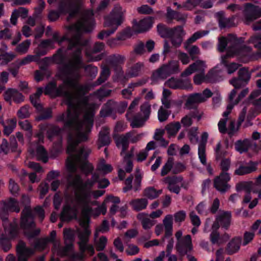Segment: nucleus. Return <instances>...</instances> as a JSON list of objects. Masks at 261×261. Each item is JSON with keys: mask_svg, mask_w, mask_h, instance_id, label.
Listing matches in <instances>:
<instances>
[{"mask_svg": "<svg viewBox=\"0 0 261 261\" xmlns=\"http://www.w3.org/2000/svg\"><path fill=\"white\" fill-rule=\"evenodd\" d=\"M35 252L34 249L26 246L25 244L20 241L17 247V252L19 261H26Z\"/></svg>", "mask_w": 261, "mask_h": 261, "instance_id": "obj_25", "label": "nucleus"}, {"mask_svg": "<svg viewBox=\"0 0 261 261\" xmlns=\"http://www.w3.org/2000/svg\"><path fill=\"white\" fill-rule=\"evenodd\" d=\"M107 241V239L105 236H102L98 240L95 241L94 245L97 251L103 250L106 246Z\"/></svg>", "mask_w": 261, "mask_h": 261, "instance_id": "obj_57", "label": "nucleus"}, {"mask_svg": "<svg viewBox=\"0 0 261 261\" xmlns=\"http://www.w3.org/2000/svg\"><path fill=\"white\" fill-rule=\"evenodd\" d=\"M251 146L252 141L248 139L238 140L234 144L235 149L240 153L247 151Z\"/></svg>", "mask_w": 261, "mask_h": 261, "instance_id": "obj_39", "label": "nucleus"}, {"mask_svg": "<svg viewBox=\"0 0 261 261\" xmlns=\"http://www.w3.org/2000/svg\"><path fill=\"white\" fill-rule=\"evenodd\" d=\"M29 152L33 155H36L39 160H41L44 163H46L48 161L47 152L42 146H38L37 147L36 152L31 148L29 149Z\"/></svg>", "mask_w": 261, "mask_h": 261, "instance_id": "obj_41", "label": "nucleus"}, {"mask_svg": "<svg viewBox=\"0 0 261 261\" xmlns=\"http://www.w3.org/2000/svg\"><path fill=\"white\" fill-rule=\"evenodd\" d=\"M110 75V71L109 68L104 67L102 68L99 77L97 81V84L99 85L107 80Z\"/></svg>", "mask_w": 261, "mask_h": 261, "instance_id": "obj_59", "label": "nucleus"}, {"mask_svg": "<svg viewBox=\"0 0 261 261\" xmlns=\"http://www.w3.org/2000/svg\"><path fill=\"white\" fill-rule=\"evenodd\" d=\"M56 236V232L55 230H53L50 234V237H48V242H53L54 244V248L53 249V251L54 253H57V251L59 250H61V248L60 247V243L58 241L55 240V237Z\"/></svg>", "mask_w": 261, "mask_h": 261, "instance_id": "obj_56", "label": "nucleus"}, {"mask_svg": "<svg viewBox=\"0 0 261 261\" xmlns=\"http://www.w3.org/2000/svg\"><path fill=\"white\" fill-rule=\"evenodd\" d=\"M49 4L55 3L58 5L60 13H69L70 18L75 15L82 4V0H47Z\"/></svg>", "mask_w": 261, "mask_h": 261, "instance_id": "obj_9", "label": "nucleus"}, {"mask_svg": "<svg viewBox=\"0 0 261 261\" xmlns=\"http://www.w3.org/2000/svg\"><path fill=\"white\" fill-rule=\"evenodd\" d=\"M242 239L240 237L233 238L228 244L227 251L229 254H233L237 252L240 247Z\"/></svg>", "mask_w": 261, "mask_h": 261, "instance_id": "obj_43", "label": "nucleus"}, {"mask_svg": "<svg viewBox=\"0 0 261 261\" xmlns=\"http://www.w3.org/2000/svg\"><path fill=\"white\" fill-rule=\"evenodd\" d=\"M1 204H3V205L2 206V210L0 211V216L3 219L4 223L5 222L7 225L10 226L11 223H9L7 221V218L5 217V212H19L20 208L18 206V203L14 199L10 198L8 200L4 202ZM14 222H15L11 224H13Z\"/></svg>", "mask_w": 261, "mask_h": 261, "instance_id": "obj_17", "label": "nucleus"}, {"mask_svg": "<svg viewBox=\"0 0 261 261\" xmlns=\"http://www.w3.org/2000/svg\"><path fill=\"white\" fill-rule=\"evenodd\" d=\"M180 71L179 62L171 60L155 70L152 74V79L153 81L164 80L171 74L179 73Z\"/></svg>", "mask_w": 261, "mask_h": 261, "instance_id": "obj_10", "label": "nucleus"}, {"mask_svg": "<svg viewBox=\"0 0 261 261\" xmlns=\"http://www.w3.org/2000/svg\"><path fill=\"white\" fill-rule=\"evenodd\" d=\"M29 106L25 105L21 107L17 112V115L20 119H24L30 116Z\"/></svg>", "mask_w": 261, "mask_h": 261, "instance_id": "obj_55", "label": "nucleus"}, {"mask_svg": "<svg viewBox=\"0 0 261 261\" xmlns=\"http://www.w3.org/2000/svg\"><path fill=\"white\" fill-rule=\"evenodd\" d=\"M133 148L131 150V153H126L123 155V160L119 165V168L125 170L126 172H130L133 169V163L130 160L133 155Z\"/></svg>", "mask_w": 261, "mask_h": 261, "instance_id": "obj_36", "label": "nucleus"}, {"mask_svg": "<svg viewBox=\"0 0 261 261\" xmlns=\"http://www.w3.org/2000/svg\"><path fill=\"white\" fill-rule=\"evenodd\" d=\"M258 163L256 162H249L245 165H241L235 170V174L239 175L250 174L256 171Z\"/></svg>", "mask_w": 261, "mask_h": 261, "instance_id": "obj_27", "label": "nucleus"}, {"mask_svg": "<svg viewBox=\"0 0 261 261\" xmlns=\"http://www.w3.org/2000/svg\"><path fill=\"white\" fill-rule=\"evenodd\" d=\"M93 15V13L92 10L85 11L81 14L80 18L75 24L69 27L68 33L67 36L60 37L58 32H54L53 34L52 39L41 41L38 47L35 50H38L39 51H46L47 53L48 50L55 48V42H58L59 45H61L64 40L69 39L68 43H69L72 38L77 36L75 31H71V28L74 26L81 28L80 37L82 38V33L90 32L93 30L94 26Z\"/></svg>", "mask_w": 261, "mask_h": 261, "instance_id": "obj_3", "label": "nucleus"}, {"mask_svg": "<svg viewBox=\"0 0 261 261\" xmlns=\"http://www.w3.org/2000/svg\"><path fill=\"white\" fill-rule=\"evenodd\" d=\"M204 102V98L201 95L200 93H196L191 94L188 98L186 105L191 107L194 105L198 104Z\"/></svg>", "mask_w": 261, "mask_h": 261, "instance_id": "obj_46", "label": "nucleus"}, {"mask_svg": "<svg viewBox=\"0 0 261 261\" xmlns=\"http://www.w3.org/2000/svg\"><path fill=\"white\" fill-rule=\"evenodd\" d=\"M231 213L228 211H220L216 221L214 222L212 229H218L220 226L227 229L230 224Z\"/></svg>", "mask_w": 261, "mask_h": 261, "instance_id": "obj_18", "label": "nucleus"}, {"mask_svg": "<svg viewBox=\"0 0 261 261\" xmlns=\"http://www.w3.org/2000/svg\"><path fill=\"white\" fill-rule=\"evenodd\" d=\"M98 143L99 147L108 145L110 143L109 132L108 129H104L99 133Z\"/></svg>", "mask_w": 261, "mask_h": 261, "instance_id": "obj_47", "label": "nucleus"}, {"mask_svg": "<svg viewBox=\"0 0 261 261\" xmlns=\"http://www.w3.org/2000/svg\"><path fill=\"white\" fill-rule=\"evenodd\" d=\"M143 66V64L142 63H138L136 64L131 68L129 71L128 76L130 77L137 76Z\"/></svg>", "mask_w": 261, "mask_h": 261, "instance_id": "obj_60", "label": "nucleus"}, {"mask_svg": "<svg viewBox=\"0 0 261 261\" xmlns=\"http://www.w3.org/2000/svg\"><path fill=\"white\" fill-rule=\"evenodd\" d=\"M230 179L229 175L227 172H221L220 175L214 179L215 188L221 192H225L229 188L227 182Z\"/></svg>", "mask_w": 261, "mask_h": 261, "instance_id": "obj_22", "label": "nucleus"}, {"mask_svg": "<svg viewBox=\"0 0 261 261\" xmlns=\"http://www.w3.org/2000/svg\"><path fill=\"white\" fill-rule=\"evenodd\" d=\"M90 216H88L87 218L85 216H83L80 221L81 226L83 229L79 231V238L80 241L79 245L81 253H72L71 254L72 258L75 259L83 260L85 258V251H87L90 255H93L94 253V249L92 245L87 244L89 240V237L91 233V231L88 229V223Z\"/></svg>", "mask_w": 261, "mask_h": 261, "instance_id": "obj_5", "label": "nucleus"}, {"mask_svg": "<svg viewBox=\"0 0 261 261\" xmlns=\"http://www.w3.org/2000/svg\"><path fill=\"white\" fill-rule=\"evenodd\" d=\"M201 0H186V2L183 4L184 9L186 10H191L199 6Z\"/></svg>", "mask_w": 261, "mask_h": 261, "instance_id": "obj_61", "label": "nucleus"}, {"mask_svg": "<svg viewBox=\"0 0 261 261\" xmlns=\"http://www.w3.org/2000/svg\"><path fill=\"white\" fill-rule=\"evenodd\" d=\"M216 16L220 28L223 29L234 26V18L233 17L227 18L225 16L224 13L222 11L217 13Z\"/></svg>", "mask_w": 261, "mask_h": 261, "instance_id": "obj_29", "label": "nucleus"}, {"mask_svg": "<svg viewBox=\"0 0 261 261\" xmlns=\"http://www.w3.org/2000/svg\"><path fill=\"white\" fill-rule=\"evenodd\" d=\"M260 17L261 8L250 3L245 5L243 10V20L246 24H248Z\"/></svg>", "mask_w": 261, "mask_h": 261, "instance_id": "obj_13", "label": "nucleus"}, {"mask_svg": "<svg viewBox=\"0 0 261 261\" xmlns=\"http://www.w3.org/2000/svg\"><path fill=\"white\" fill-rule=\"evenodd\" d=\"M131 133H127L124 135H120L115 137V142L118 147H121V155H123L127 149L129 143V138H130Z\"/></svg>", "mask_w": 261, "mask_h": 261, "instance_id": "obj_32", "label": "nucleus"}, {"mask_svg": "<svg viewBox=\"0 0 261 261\" xmlns=\"http://www.w3.org/2000/svg\"><path fill=\"white\" fill-rule=\"evenodd\" d=\"M238 40L235 35H229L227 37H222L219 38L218 43V50L220 51H223L228 45L227 53L230 54L236 53L233 50L237 47Z\"/></svg>", "mask_w": 261, "mask_h": 261, "instance_id": "obj_14", "label": "nucleus"}, {"mask_svg": "<svg viewBox=\"0 0 261 261\" xmlns=\"http://www.w3.org/2000/svg\"><path fill=\"white\" fill-rule=\"evenodd\" d=\"M145 83V81H142L129 84L127 89H125L122 91V95L125 98H129L130 97L132 91L135 87L141 86Z\"/></svg>", "mask_w": 261, "mask_h": 261, "instance_id": "obj_49", "label": "nucleus"}, {"mask_svg": "<svg viewBox=\"0 0 261 261\" xmlns=\"http://www.w3.org/2000/svg\"><path fill=\"white\" fill-rule=\"evenodd\" d=\"M31 44L30 40H25L16 46L15 51L21 55L25 54L28 51Z\"/></svg>", "mask_w": 261, "mask_h": 261, "instance_id": "obj_50", "label": "nucleus"}, {"mask_svg": "<svg viewBox=\"0 0 261 261\" xmlns=\"http://www.w3.org/2000/svg\"><path fill=\"white\" fill-rule=\"evenodd\" d=\"M81 28L74 26L71 28V31H75L76 33H77V36L75 37H73L70 40L69 45L68 47V50H73V54L71 58L68 61L67 63L65 62V64H68L69 62L73 59L74 56L75 54H77L81 57V61H82V58L81 56V50L83 49V46H85L87 44V41L83 40L82 38L80 37V29ZM84 67L85 72L88 76H90L91 77H95L97 74L98 69L96 67L93 66L91 65H89L83 67V61H82V66L81 67ZM80 69H78L77 70L74 71V74L75 73H77L79 74V76L74 75L73 76V79H75L77 82V79L80 77V73L79 72V70ZM78 84V83H77Z\"/></svg>", "mask_w": 261, "mask_h": 261, "instance_id": "obj_4", "label": "nucleus"}, {"mask_svg": "<svg viewBox=\"0 0 261 261\" xmlns=\"http://www.w3.org/2000/svg\"><path fill=\"white\" fill-rule=\"evenodd\" d=\"M4 99L10 103L13 101L15 103H20L24 100V97L17 90L9 89L4 94Z\"/></svg>", "mask_w": 261, "mask_h": 261, "instance_id": "obj_26", "label": "nucleus"}, {"mask_svg": "<svg viewBox=\"0 0 261 261\" xmlns=\"http://www.w3.org/2000/svg\"><path fill=\"white\" fill-rule=\"evenodd\" d=\"M163 226L165 231V236H170L173 230V216L171 215H166L163 220Z\"/></svg>", "mask_w": 261, "mask_h": 261, "instance_id": "obj_40", "label": "nucleus"}, {"mask_svg": "<svg viewBox=\"0 0 261 261\" xmlns=\"http://www.w3.org/2000/svg\"><path fill=\"white\" fill-rule=\"evenodd\" d=\"M35 55H29L21 59L19 62L20 66L27 65L30 63L32 62L37 61L39 57L41 56H43L46 54V51H39L38 50H35Z\"/></svg>", "mask_w": 261, "mask_h": 261, "instance_id": "obj_37", "label": "nucleus"}, {"mask_svg": "<svg viewBox=\"0 0 261 261\" xmlns=\"http://www.w3.org/2000/svg\"><path fill=\"white\" fill-rule=\"evenodd\" d=\"M165 85L170 88L177 89H192V86L189 79L181 80L171 77L165 82Z\"/></svg>", "mask_w": 261, "mask_h": 261, "instance_id": "obj_21", "label": "nucleus"}, {"mask_svg": "<svg viewBox=\"0 0 261 261\" xmlns=\"http://www.w3.org/2000/svg\"><path fill=\"white\" fill-rule=\"evenodd\" d=\"M140 251L139 247L133 244H129L127 245L125 249V252L128 255H135Z\"/></svg>", "mask_w": 261, "mask_h": 261, "instance_id": "obj_62", "label": "nucleus"}, {"mask_svg": "<svg viewBox=\"0 0 261 261\" xmlns=\"http://www.w3.org/2000/svg\"><path fill=\"white\" fill-rule=\"evenodd\" d=\"M216 69H214L210 71L206 75H204V72H200L196 74L194 77V82L196 85H199L204 81L212 82L213 80L211 77L215 74Z\"/></svg>", "mask_w": 261, "mask_h": 261, "instance_id": "obj_38", "label": "nucleus"}, {"mask_svg": "<svg viewBox=\"0 0 261 261\" xmlns=\"http://www.w3.org/2000/svg\"><path fill=\"white\" fill-rule=\"evenodd\" d=\"M163 182L168 185V190L178 194L183 186V179L180 176H168L163 179Z\"/></svg>", "mask_w": 261, "mask_h": 261, "instance_id": "obj_19", "label": "nucleus"}, {"mask_svg": "<svg viewBox=\"0 0 261 261\" xmlns=\"http://www.w3.org/2000/svg\"><path fill=\"white\" fill-rule=\"evenodd\" d=\"M5 228V234H2V238L1 239V242L5 251H8L11 245L8 239L14 237L17 233L18 228L17 224L14 222L13 224H10V226L7 225L6 223H3Z\"/></svg>", "mask_w": 261, "mask_h": 261, "instance_id": "obj_12", "label": "nucleus"}, {"mask_svg": "<svg viewBox=\"0 0 261 261\" xmlns=\"http://www.w3.org/2000/svg\"><path fill=\"white\" fill-rule=\"evenodd\" d=\"M208 31L197 32L195 33L190 38H189L185 43V45L189 46L190 44L194 42L197 39L204 36L208 34Z\"/></svg>", "mask_w": 261, "mask_h": 261, "instance_id": "obj_52", "label": "nucleus"}, {"mask_svg": "<svg viewBox=\"0 0 261 261\" xmlns=\"http://www.w3.org/2000/svg\"><path fill=\"white\" fill-rule=\"evenodd\" d=\"M153 17L148 16L138 22L134 23L133 27V32L135 33H141L148 31L153 23Z\"/></svg>", "mask_w": 261, "mask_h": 261, "instance_id": "obj_20", "label": "nucleus"}, {"mask_svg": "<svg viewBox=\"0 0 261 261\" xmlns=\"http://www.w3.org/2000/svg\"><path fill=\"white\" fill-rule=\"evenodd\" d=\"M120 200L119 197H115L113 196H109L107 199L103 201L101 205H99V204L96 205L97 207L95 209L92 208V212L90 213V216L91 215H94L95 216H98L101 213L102 214H105L107 212V207L106 203H110L112 204H116L119 203Z\"/></svg>", "mask_w": 261, "mask_h": 261, "instance_id": "obj_23", "label": "nucleus"}, {"mask_svg": "<svg viewBox=\"0 0 261 261\" xmlns=\"http://www.w3.org/2000/svg\"><path fill=\"white\" fill-rule=\"evenodd\" d=\"M176 248L179 253L182 255H185L193 249L191 237L190 235H187L183 238L182 240L177 242Z\"/></svg>", "mask_w": 261, "mask_h": 261, "instance_id": "obj_24", "label": "nucleus"}, {"mask_svg": "<svg viewBox=\"0 0 261 261\" xmlns=\"http://www.w3.org/2000/svg\"><path fill=\"white\" fill-rule=\"evenodd\" d=\"M193 65L194 71H198L200 72H204V70L206 67L205 63L203 61L197 60L194 63Z\"/></svg>", "mask_w": 261, "mask_h": 261, "instance_id": "obj_64", "label": "nucleus"}, {"mask_svg": "<svg viewBox=\"0 0 261 261\" xmlns=\"http://www.w3.org/2000/svg\"><path fill=\"white\" fill-rule=\"evenodd\" d=\"M148 204V201L145 198L136 199L130 202L132 208L137 211L145 209Z\"/></svg>", "mask_w": 261, "mask_h": 261, "instance_id": "obj_44", "label": "nucleus"}, {"mask_svg": "<svg viewBox=\"0 0 261 261\" xmlns=\"http://www.w3.org/2000/svg\"><path fill=\"white\" fill-rule=\"evenodd\" d=\"M233 106L229 104L227 106L226 110L223 113V118H221L218 122V126L219 132L222 134L227 133V128L226 127V122L229 119L228 115L231 112Z\"/></svg>", "mask_w": 261, "mask_h": 261, "instance_id": "obj_33", "label": "nucleus"}, {"mask_svg": "<svg viewBox=\"0 0 261 261\" xmlns=\"http://www.w3.org/2000/svg\"><path fill=\"white\" fill-rule=\"evenodd\" d=\"M205 143L202 142L198 146V156L201 163L203 165H206V159L205 156Z\"/></svg>", "mask_w": 261, "mask_h": 261, "instance_id": "obj_54", "label": "nucleus"}, {"mask_svg": "<svg viewBox=\"0 0 261 261\" xmlns=\"http://www.w3.org/2000/svg\"><path fill=\"white\" fill-rule=\"evenodd\" d=\"M138 219L141 222L143 229L148 230L155 224V222L146 213H140L137 215Z\"/></svg>", "mask_w": 261, "mask_h": 261, "instance_id": "obj_34", "label": "nucleus"}, {"mask_svg": "<svg viewBox=\"0 0 261 261\" xmlns=\"http://www.w3.org/2000/svg\"><path fill=\"white\" fill-rule=\"evenodd\" d=\"M162 192V190H156L153 187H148L143 192L144 196L150 199L157 198Z\"/></svg>", "mask_w": 261, "mask_h": 261, "instance_id": "obj_48", "label": "nucleus"}, {"mask_svg": "<svg viewBox=\"0 0 261 261\" xmlns=\"http://www.w3.org/2000/svg\"><path fill=\"white\" fill-rule=\"evenodd\" d=\"M158 31L162 37H169L171 39L172 45L175 47H179L185 35L182 27L177 26L173 29L166 27L163 24H159L157 27Z\"/></svg>", "mask_w": 261, "mask_h": 261, "instance_id": "obj_7", "label": "nucleus"}, {"mask_svg": "<svg viewBox=\"0 0 261 261\" xmlns=\"http://www.w3.org/2000/svg\"><path fill=\"white\" fill-rule=\"evenodd\" d=\"M105 45L101 42L96 43L93 47L92 51L89 52L88 51H86V56L87 58L88 62L97 61L102 59V55H99L97 56L94 57L93 54H96L102 51L104 48Z\"/></svg>", "mask_w": 261, "mask_h": 261, "instance_id": "obj_28", "label": "nucleus"}, {"mask_svg": "<svg viewBox=\"0 0 261 261\" xmlns=\"http://www.w3.org/2000/svg\"><path fill=\"white\" fill-rule=\"evenodd\" d=\"M73 232L70 229L64 230V238L66 244L65 247L57 251V254L60 256L71 255L72 252V241L73 240Z\"/></svg>", "mask_w": 261, "mask_h": 261, "instance_id": "obj_16", "label": "nucleus"}, {"mask_svg": "<svg viewBox=\"0 0 261 261\" xmlns=\"http://www.w3.org/2000/svg\"><path fill=\"white\" fill-rule=\"evenodd\" d=\"M66 54L62 48L59 49L53 55L52 60L61 65L57 76L63 81L58 88L56 84L49 83L45 87L44 93L52 96H63L68 106L67 112L57 116V121L64 122V128L69 130L68 138V153L75 151L81 142L88 140L93 126V111L95 105L88 97L83 96L87 88L79 85L73 79L74 71L82 66L81 57L75 54L68 64H65Z\"/></svg>", "mask_w": 261, "mask_h": 261, "instance_id": "obj_1", "label": "nucleus"}, {"mask_svg": "<svg viewBox=\"0 0 261 261\" xmlns=\"http://www.w3.org/2000/svg\"><path fill=\"white\" fill-rule=\"evenodd\" d=\"M248 42L253 44L255 47L261 49V33L252 36Z\"/></svg>", "mask_w": 261, "mask_h": 261, "instance_id": "obj_58", "label": "nucleus"}, {"mask_svg": "<svg viewBox=\"0 0 261 261\" xmlns=\"http://www.w3.org/2000/svg\"><path fill=\"white\" fill-rule=\"evenodd\" d=\"M90 153L89 148H82L67 160V168L71 172L68 177V184L74 190V197L67 198L60 216L62 221H68L75 218L79 208L81 209L83 216L87 218L92 212V206L98 204L96 199L105 193L103 190H92L93 186L98 182L99 188H105L110 185L109 181L106 178L98 180L99 176L96 173L92 174L91 179L84 182L79 175H73L78 168L86 175L92 171L93 166L86 160Z\"/></svg>", "mask_w": 261, "mask_h": 261, "instance_id": "obj_2", "label": "nucleus"}, {"mask_svg": "<svg viewBox=\"0 0 261 261\" xmlns=\"http://www.w3.org/2000/svg\"><path fill=\"white\" fill-rule=\"evenodd\" d=\"M125 10L119 5H115L110 15L105 18L104 27L110 28L107 31H102L97 36L99 39H103L113 34L123 22Z\"/></svg>", "mask_w": 261, "mask_h": 261, "instance_id": "obj_6", "label": "nucleus"}, {"mask_svg": "<svg viewBox=\"0 0 261 261\" xmlns=\"http://www.w3.org/2000/svg\"><path fill=\"white\" fill-rule=\"evenodd\" d=\"M166 17L168 22H171L173 19L178 21H185L187 18V14L174 11L168 7L167 8Z\"/></svg>", "mask_w": 261, "mask_h": 261, "instance_id": "obj_31", "label": "nucleus"}, {"mask_svg": "<svg viewBox=\"0 0 261 261\" xmlns=\"http://www.w3.org/2000/svg\"><path fill=\"white\" fill-rule=\"evenodd\" d=\"M181 127L179 122L170 123L166 125L165 129L170 136H174L177 134Z\"/></svg>", "mask_w": 261, "mask_h": 261, "instance_id": "obj_51", "label": "nucleus"}, {"mask_svg": "<svg viewBox=\"0 0 261 261\" xmlns=\"http://www.w3.org/2000/svg\"><path fill=\"white\" fill-rule=\"evenodd\" d=\"M43 92L42 88H38L37 92L30 96V100L33 105L38 111H42V106L40 103L39 97Z\"/></svg>", "mask_w": 261, "mask_h": 261, "instance_id": "obj_42", "label": "nucleus"}, {"mask_svg": "<svg viewBox=\"0 0 261 261\" xmlns=\"http://www.w3.org/2000/svg\"><path fill=\"white\" fill-rule=\"evenodd\" d=\"M15 58L12 53H5L0 55V65L7 64Z\"/></svg>", "mask_w": 261, "mask_h": 261, "instance_id": "obj_63", "label": "nucleus"}, {"mask_svg": "<svg viewBox=\"0 0 261 261\" xmlns=\"http://www.w3.org/2000/svg\"><path fill=\"white\" fill-rule=\"evenodd\" d=\"M173 159L172 158H168L167 162L162 167L161 175L162 176H164L167 175L173 168Z\"/></svg>", "mask_w": 261, "mask_h": 261, "instance_id": "obj_53", "label": "nucleus"}, {"mask_svg": "<svg viewBox=\"0 0 261 261\" xmlns=\"http://www.w3.org/2000/svg\"><path fill=\"white\" fill-rule=\"evenodd\" d=\"M141 113L143 116H136L132 121L131 126L133 128L142 126L144 122L147 120L150 114V105L148 103H145L141 106Z\"/></svg>", "mask_w": 261, "mask_h": 261, "instance_id": "obj_15", "label": "nucleus"}, {"mask_svg": "<svg viewBox=\"0 0 261 261\" xmlns=\"http://www.w3.org/2000/svg\"><path fill=\"white\" fill-rule=\"evenodd\" d=\"M20 226L29 238L34 237L40 232L39 229H35V224L31 209L26 206L22 212Z\"/></svg>", "mask_w": 261, "mask_h": 261, "instance_id": "obj_8", "label": "nucleus"}, {"mask_svg": "<svg viewBox=\"0 0 261 261\" xmlns=\"http://www.w3.org/2000/svg\"><path fill=\"white\" fill-rule=\"evenodd\" d=\"M236 54H237V53L230 54L229 52H228L225 56L222 57L221 58V62L227 68V72L229 74H231L234 72L240 66V65L235 63H231L229 64L227 60L228 58L232 57Z\"/></svg>", "mask_w": 261, "mask_h": 261, "instance_id": "obj_35", "label": "nucleus"}, {"mask_svg": "<svg viewBox=\"0 0 261 261\" xmlns=\"http://www.w3.org/2000/svg\"><path fill=\"white\" fill-rule=\"evenodd\" d=\"M46 132L47 137L51 140L54 137L58 136L60 139L57 145V151H59L62 148V140L59 137L62 129L59 127L49 124H43L40 125L39 132L36 135L39 142H42L44 139V134Z\"/></svg>", "mask_w": 261, "mask_h": 261, "instance_id": "obj_11", "label": "nucleus"}, {"mask_svg": "<svg viewBox=\"0 0 261 261\" xmlns=\"http://www.w3.org/2000/svg\"><path fill=\"white\" fill-rule=\"evenodd\" d=\"M17 120L16 118L8 119L4 120L3 117H0V124L4 127V134L9 136L14 130L16 126Z\"/></svg>", "mask_w": 261, "mask_h": 261, "instance_id": "obj_30", "label": "nucleus"}, {"mask_svg": "<svg viewBox=\"0 0 261 261\" xmlns=\"http://www.w3.org/2000/svg\"><path fill=\"white\" fill-rule=\"evenodd\" d=\"M239 186L242 189H251L253 187L259 188L261 187V174L255 179V182L251 181H243L240 184Z\"/></svg>", "mask_w": 261, "mask_h": 261, "instance_id": "obj_45", "label": "nucleus"}]
</instances>
